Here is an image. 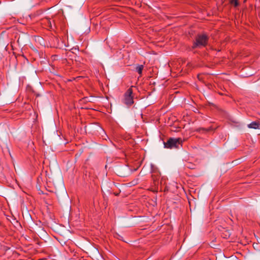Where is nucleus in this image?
<instances>
[{
	"instance_id": "nucleus-13",
	"label": "nucleus",
	"mask_w": 260,
	"mask_h": 260,
	"mask_svg": "<svg viewBox=\"0 0 260 260\" xmlns=\"http://www.w3.org/2000/svg\"><path fill=\"white\" fill-rule=\"evenodd\" d=\"M49 23L51 24L50 20H49Z\"/></svg>"
},
{
	"instance_id": "nucleus-7",
	"label": "nucleus",
	"mask_w": 260,
	"mask_h": 260,
	"mask_svg": "<svg viewBox=\"0 0 260 260\" xmlns=\"http://www.w3.org/2000/svg\"><path fill=\"white\" fill-rule=\"evenodd\" d=\"M211 129H212L211 127H209L208 128L200 127L197 129V131L199 132H202V133H207V132L210 131Z\"/></svg>"
},
{
	"instance_id": "nucleus-11",
	"label": "nucleus",
	"mask_w": 260,
	"mask_h": 260,
	"mask_svg": "<svg viewBox=\"0 0 260 260\" xmlns=\"http://www.w3.org/2000/svg\"><path fill=\"white\" fill-rule=\"evenodd\" d=\"M116 237L118 239L123 241V237L119 234H116Z\"/></svg>"
},
{
	"instance_id": "nucleus-12",
	"label": "nucleus",
	"mask_w": 260,
	"mask_h": 260,
	"mask_svg": "<svg viewBox=\"0 0 260 260\" xmlns=\"http://www.w3.org/2000/svg\"><path fill=\"white\" fill-rule=\"evenodd\" d=\"M225 232L227 233V234H228V236L229 237L230 236V234H229V232L228 231H225ZM228 236V235L226 234L225 236Z\"/></svg>"
},
{
	"instance_id": "nucleus-3",
	"label": "nucleus",
	"mask_w": 260,
	"mask_h": 260,
	"mask_svg": "<svg viewBox=\"0 0 260 260\" xmlns=\"http://www.w3.org/2000/svg\"><path fill=\"white\" fill-rule=\"evenodd\" d=\"M133 89L132 87L129 88L124 95V103L128 107L132 106L134 104V98L133 94Z\"/></svg>"
},
{
	"instance_id": "nucleus-1",
	"label": "nucleus",
	"mask_w": 260,
	"mask_h": 260,
	"mask_svg": "<svg viewBox=\"0 0 260 260\" xmlns=\"http://www.w3.org/2000/svg\"><path fill=\"white\" fill-rule=\"evenodd\" d=\"M209 40V37L206 34H198L196 36L195 40L191 47L192 49L206 47L208 45Z\"/></svg>"
},
{
	"instance_id": "nucleus-4",
	"label": "nucleus",
	"mask_w": 260,
	"mask_h": 260,
	"mask_svg": "<svg viewBox=\"0 0 260 260\" xmlns=\"http://www.w3.org/2000/svg\"><path fill=\"white\" fill-rule=\"evenodd\" d=\"M160 176V174L159 172L154 171L153 172L151 177L155 186L158 185Z\"/></svg>"
},
{
	"instance_id": "nucleus-9",
	"label": "nucleus",
	"mask_w": 260,
	"mask_h": 260,
	"mask_svg": "<svg viewBox=\"0 0 260 260\" xmlns=\"http://www.w3.org/2000/svg\"><path fill=\"white\" fill-rule=\"evenodd\" d=\"M230 3L234 5L235 7H237L239 5V2L238 0H231Z\"/></svg>"
},
{
	"instance_id": "nucleus-2",
	"label": "nucleus",
	"mask_w": 260,
	"mask_h": 260,
	"mask_svg": "<svg viewBox=\"0 0 260 260\" xmlns=\"http://www.w3.org/2000/svg\"><path fill=\"white\" fill-rule=\"evenodd\" d=\"M182 144V140L180 138H170L166 142H164V147L168 149L178 148Z\"/></svg>"
},
{
	"instance_id": "nucleus-10",
	"label": "nucleus",
	"mask_w": 260,
	"mask_h": 260,
	"mask_svg": "<svg viewBox=\"0 0 260 260\" xmlns=\"http://www.w3.org/2000/svg\"><path fill=\"white\" fill-rule=\"evenodd\" d=\"M165 182H166V178H164V177H162L161 178V180L160 181V185H162V184H165Z\"/></svg>"
},
{
	"instance_id": "nucleus-8",
	"label": "nucleus",
	"mask_w": 260,
	"mask_h": 260,
	"mask_svg": "<svg viewBox=\"0 0 260 260\" xmlns=\"http://www.w3.org/2000/svg\"><path fill=\"white\" fill-rule=\"evenodd\" d=\"M185 166L190 169H194L196 168V165L193 164H192L191 162H187Z\"/></svg>"
},
{
	"instance_id": "nucleus-6",
	"label": "nucleus",
	"mask_w": 260,
	"mask_h": 260,
	"mask_svg": "<svg viewBox=\"0 0 260 260\" xmlns=\"http://www.w3.org/2000/svg\"><path fill=\"white\" fill-rule=\"evenodd\" d=\"M143 69H144V66L143 65H142V64L138 65L136 68V71L139 73V74L141 75Z\"/></svg>"
},
{
	"instance_id": "nucleus-5",
	"label": "nucleus",
	"mask_w": 260,
	"mask_h": 260,
	"mask_svg": "<svg viewBox=\"0 0 260 260\" xmlns=\"http://www.w3.org/2000/svg\"><path fill=\"white\" fill-rule=\"evenodd\" d=\"M249 128L259 129L260 128V123L258 121H253L247 125Z\"/></svg>"
}]
</instances>
